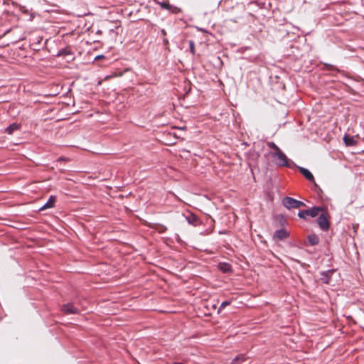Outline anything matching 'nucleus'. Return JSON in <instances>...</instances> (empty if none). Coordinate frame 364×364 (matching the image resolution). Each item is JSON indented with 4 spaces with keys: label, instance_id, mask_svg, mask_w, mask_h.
Returning a JSON list of instances; mask_svg holds the SVG:
<instances>
[{
    "label": "nucleus",
    "instance_id": "nucleus-15",
    "mask_svg": "<svg viewBox=\"0 0 364 364\" xmlns=\"http://www.w3.org/2000/svg\"><path fill=\"white\" fill-rule=\"evenodd\" d=\"M246 361V357L244 355H240L237 357H235L232 360V364H236V363H239V364H242L244 363H245Z\"/></svg>",
    "mask_w": 364,
    "mask_h": 364
},
{
    "label": "nucleus",
    "instance_id": "nucleus-17",
    "mask_svg": "<svg viewBox=\"0 0 364 364\" xmlns=\"http://www.w3.org/2000/svg\"><path fill=\"white\" fill-rule=\"evenodd\" d=\"M298 216L302 219H306L309 217L308 210H301L298 213Z\"/></svg>",
    "mask_w": 364,
    "mask_h": 364
},
{
    "label": "nucleus",
    "instance_id": "nucleus-3",
    "mask_svg": "<svg viewBox=\"0 0 364 364\" xmlns=\"http://www.w3.org/2000/svg\"><path fill=\"white\" fill-rule=\"evenodd\" d=\"M62 311L67 314H77L80 311V309L75 306L73 303L64 304L62 307Z\"/></svg>",
    "mask_w": 364,
    "mask_h": 364
},
{
    "label": "nucleus",
    "instance_id": "nucleus-23",
    "mask_svg": "<svg viewBox=\"0 0 364 364\" xmlns=\"http://www.w3.org/2000/svg\"><path fill=\"white\" fill-rule=\"evenodd\" d=\"M161 32L164 36L166 35V32L165 31V30L163 29Z\"/></svg>",
    "mask_w": 364,
    "mask_h": 364
},
{
    "label": "nucleus",
    "instance_id": "nucleus-1",
    "mask_svg": "<svg viewBox=\"0 0 364 364\" xmlns=\"http://www.w3.org/2000/svg\"><path fill=\"white\" fill-rule=\"evenodd\" d=\"M282 205L288 210L305 206V203L304 202L296 200L289 196H286L283 198Z\"/></svg>",
    "mask_w": 364,
    "mask_h": 364
},
{
    "label": "nucleus",
    "instance_id": "nucleus-11",
    "mask_svg": "<svg viewBox=\"0 0 364 364\" xmlns=\"http://www.w3.org/2000/svg\"><path fill=\"white\" fill-rule=\"evenodd\" d=\"M309 211V216L311 218H314L317 215H318L320 212L323 211V208L321 207H313L311 209L308 210Z\"/></svg>",
    "mask_w": 364,
    "mask_h": 364
},
{
    "label": "nucleus",
    "instance_id": "nucleus-19",
    "mask_svg": "<svg viewBox=\"0 0 364 364\" xmlns=\"http://www.w3.org/2000/svg\"><path fill=\"white\" fill-rule=\"evenodd\" d=\"M323 69L326 70H337V68L331 64L324 63Z\"/></svg>",
    "mask_w": 364,
    "mask_h": 364
},
{
    "label": "nucleus",
    "instance_id": "nucleus-6",
    "mask_svg": "<svg viewBox=\"0 0 364 364\" xmlns=\"http://www.w3.org/2000/svg\"><path fill=\"white\" fill-rule=\"evenodd\" d=\"M335 272H336L335 269H330V270H328L326 272H321L320 280L325 284H329L330 280H331V277Z\"/></svg>",
    "mask_w": 364,
    "mask_h": 364
},
{
    "label": "nucleus",
    "instance_id": "nucleus-12",
    "mask_svg": "<svg viewBox=\"0 0 364 364\" xmlns=\"http://www.w3.org/2000/svg\"><path fill=\"white\" fill-rule=\"evenodd\" d=\"M343 139L346 146H354L357 143L354 137L351 136L345 135Z\"/></svg>",
    "mask_w": 364,
    "mask_h": 364
},
{
    "label": "nucleus",
    "instance_id": "nucleus-22",
    "mask_svg": "<svg viewBox=\"0 0 364 364\" xmlns=\"http://www.w3.org/2000/svg\"><path fill=\"white\" fill-rule=\"evenodd\" d=\"M190 50L192 54L195 53V44L193 41H189Z\"/></svg>",
    "mask_w": 364,
    "mask_h": 364
},
{
    "label": "nucleus",
    "instance_id": "nucleus-21",
    "mask_svg": "<svg viewBox=\"0 0 364 364\" xmlns=\"http://www.w3.org/2000/svg\"><path fill=\"white\" fill-rule=\"evenodd\" d=\"M230 302L229 301H224L223 302L221 303L220 307H219V309L218 311H221L223 309H224L225 306L230 305Z\"/></svg>",
    "mask_w": 364,
    "mask_h": 364
},
{
    "label": "nucleus",
    "instance_id": "nucleus-5",
    "mask_svg": "<svg viewBox=\"0 0 364 364\" xmlns=\"http://www.w3.org/2000/svg\"><path fill=\"white\" fill-rule=\"evenodd\" d=\"M161 8L171 11L173 14H178L181 11V9L176 6H173L168 3V1L158 2Z\"/></svg>",
    "mask_w": 364,
    "mask_h": 364
},
{
    "label": "nucleus",
    "instance_id": "nucleus-16",
    "mask_svg": "<svg viewBox=\"0 0 364 364\" xmlns=\"http://www.w3.org/2000/svg\"><path fill=\"white\" fill-rule=\"evenodd\" d=\"M186 221L191 225H196L198 218L194 215H190L186 218Z\"/></svg>",
    "mask_w": 364,
    "mask_h": 364
},
{
    "label": "nucleus",
    "instance_id": "nucleus-14",
    "mask_svg": "<svg viewBox=\"0 0 364 364\" xmlns=\"http://www.w3.org/2000/svg\"><path fill=\"white\" fill-rule=\"evenodd\" d=\"M308 241L311 245H316L319 242L318 237L315 234H311L308 237Z\"/></svg>",
    "mask_w": 364,
    "mask_h": 364
},
{
    "label": "nucleus",
    "instance_id": "nucleus-18",
    "mask_svg": "<svg viewBox=\"0 0 364 364\" xmlns=\"http://www.w3.org/2000/svg\"><path fill=\"white\" fill-rule=\"evenodd\" d=\"M220 267L222 271L224 272H228L230 270V265L229 264L223 263L220 264Z\"/></svg>",
    "mask_w": 364,
    "mask_h": 364
},
{
    "label": "nucleus",
    "instance_id": "nucleus-10",
    "mask_svg": "<svg viewBox=\"0 0 364 364\" xmlns=\"http://www.w3.org/2000/svg\"><path fill=\"white\" fill-rule=\"evenodd\" d=\"M274 236L282 240L287 238L289 236V233L284 229H280L275 232Z\"/></svg>",
    "mask_w": 364,
    "mask_h": 364
},
{
    "label": "nucleus",
    "instance_id": "nucleus-2",
    "mask_svg": "<svg viewBox=\"0 0 364 364\" xmlns=\"http://www.w3.org/2000/svg\"><path fill=\"white\" fill-rule=\"evenodd\" d=\"M272 156L275 159L277 165L280 166H289V159L287 156L280 150L278 152H272Z\"/></svg>",
    "mask_w": 364,
    "mask_h": 364
},
{
    "label": "nucleus",
    "instance_id": "nucleus-8",
    "mask_svg": "<svg viewBox=\"0 0 364 364\" xmlns=\"http://www.w3.org/2000/svg\"><path fill=\"white\" fill-rule=\"evenodd\" d=\"M299 171L309 181H313L314 180L313 174L308 169L299 167Z\"/></svg>",
    "mask_w": 364,
    "mask_h": 364
},
{
    "label": "nucleus",
    "instance_id": "nucleus-24",
    "mask_svg": "<svg viewBox=\"0 0 364 364\" xmlns=\"http://www.w3.org/2000/svg\"><path fill=\"white\" fill-rule=\"evenodd\" d=\"M164 41L165 43H168L167 39H164Z\"/></svg>",
    "mask_w": 364,
    "mask_h": 364
},
{
    "label": "nucleus",
    "instance_id": "nucleus-25",
    "mask_svg": "<svg viewBox=\"0 0 364 364\" xmlns=\"http://www.w3.org/2000/svg\"><path fill=\"white\" fill-rule=\"evenodd\" d=\"M173 364H183L182 363H173Z\"/></svg>",
    "mask_w": 364,
    "mask_h": 364
},
{
    "label": "nucleus",
    "instance_id": "nucleus-13",
    "mask_svg": "<svg viewBox=\"0 0 364 364\" xmlns=\"http://www.w3.org/2000/svg\"><path fill=\"white\" fill-rule=\"evenodd\" d=\"M20 128V125L17 123H13L10 124L5 130L9 134H12L14 131L18 130Z\"/></svg>",
    "mask_w": 364,
    "mask_h": 364
},
{
    "label": "nucleus",
    "instance_id": "nucleus-7",
    "mask_svg": "<svg viewBox=\"0 0 364 364\" xmlns=\"http://www.w3.org/2000/svg\"><path fill=\"white\" fill-rule=\"evenodd\" d=\"M73 55H74V53L70 47H66L63 49H61L58 54V56L70 55L71 57L70 58L72 60L74 59Z\"/></svg>",
    "mask_w": 364,
    "mask_h": 364
},
{
    "label": "nucleus",
    "instance_id": "nucleus-9",
    "mask_svg": "<svg viewBox=\"0 0 364 364\" xmlns=\"http://www.w3.org/2000/svg\"><path fill=\"white\" fill-rule=\"evenodd\" d=\"M55 202V197L53 196H50L48 200L40 208V210H43L45 209L50 208L54 206Z\"/></svg>",
    "mask_w": 364,
    "mask_h": 364
},
{
    "label": "nucleus",
    "instance_id": "nucleus-4",
    "mask_svg": "<svg viewBox=\"0 0 364 364\" xmlns=\"http://www.w3.org/2000/svg\"><path fill=\"white\" fill-rule=\"evenodd\" d=\"M318 225L322 230L326 231L328 230L329 222L326 215L321 214L319 215L318 218Z\"/></svg>",
    "mask_w": 364,
    "mask_h": 364
},
{
    "label": "nucleus",
    "instance_id": "nucleus-20",
    "mask_svg": "<svg viewBox=\"0 0 364 364\" xmlns=\"http://www.w3.org/2000/svg\"><path fill=\"white\" fill-rule=\"evenodd\" d=\"M267 145L269 148L274 150V152H278L280 151V149L274 142H269Z\"/></svg>",
    "mask_w": 364,
    "mask_h": 364
}]
</instances>
